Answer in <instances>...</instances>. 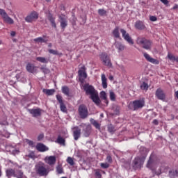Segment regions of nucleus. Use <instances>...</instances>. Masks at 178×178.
<instances>
[{"mask_svg":"<svg viewBox=\"0 0 178 178\" xmlns=\"http://www.w3.org/2000/svg\"><path fill=\"white\" fill-rule=\"evenodd\" d=\"M98 13L100 15V16H105V15H106V10L104 9H99Z\"/></svg>","mask_w":178,"mask_h":178,"instance_id":"obj_45","label":"nucleus"},{"mask_svg":"<svg viewBox=\"0 0 178 178\" xmlns=\"http://www.w3.org/2000/svg\"><path fill=\"white\" fill-rule=\"evenodd\" d=\"M56 170H57V172H58L59 175L63 173V169L62 167H60V166H58V167L56 168Z\"/></svg>","mask_w":178,"mask_h":178,"instance_id":"obj_50","label":"nucleus"},{"mask_svg":"<svg viewBox=\"0 0 178 178\" xmlns=\"http://www.w3.org/2000/svg\"><path fill=\"white\" fill-rule=\"evenodd\" d=\"M114 46L118 51H124V45L120 42H115Z\"/></svg>","mask_w":178,"mask_h":178,"instance_id":"obj_24","label":"nucleus"},{"mask_svg":"<svg viewBox=\"0 0 178 178\" xmlns=\"http://www.w3.org/2000/svg\"><path fill=\"white\" fill-rule=\"evenodd\" d=\"M29 113L33 116V118H37L38 116H41V109L40 108H35V109H29Z\"/></svg>","mask_w":178,"mask_h":178,"instance_id":"obj_16","label":"nucleus"},{"mask_svg":"<svg viewBox=\"0 0 178 178\" xmlns=\"http://www.w3.org/2000/svg\"><path fill=\"white\" fill-rule=\"evenodd\" d=\"M100 165L103 169H108L109 168V165L107 163H102Z\"/></svg>","mask_w":178,"mask_h":178,"instance_id":"obj_49","label":"nucleus"},{"mask_svg":"<svg viewBox=\"0 0 178 178\" xmlns=\"http://www.w3.org/2000/svg\"><path fill=\"white\" fill-rule=\"evenodd\" d=\"M153 123H154V124H158V120H154L153 121Z\"/></svg>","mask_w":178,"mask_h":178,"instance_id":"obj_57","label":"nucleus"},{"mask_svg":"<svg viewBox=\"0 0 178 178\" xmlns=\"http://www.w3.org/2000/svg\"><path fill=\"white\" fill-rule=\"evenodd\" d=\"M95 176L96 178L102 177V175H101V170H95Z\"/></svg>","mask_w":178,"mask_h":178,"instance_id":"obj_41","label":"nucleus"},{"mask_svg":"<svg viewBox=\"0 0 178 178\" xmlns=\"http://www.w3.org/2000/svg\"><path fill=\"white\" fill-rule=\"evenodd\" d=\"M45 163L49 166H54L56 163V157L55 156H47L44 159Z\"/></svg>","mask_w":178,"mask_h":178,"instance_id":"obj_11","label":"nucleus"},{"mask_svg":"<svg viewBox=\"0 0 178 178\" xmlns=\"http://www.w3.org/2000/svg\"><path fill=\"white\" fill-rule=\"evenodd\" d=\"M49 53L51 54L52 55H59V52H58V51L56 50H54V49H49Z\"/></svg>","mask_w":178,"mask_h":178,"instance_id":"obj_46","label":"nucleus"},{"mask_svg":"<svg viewBox=\"0 0 178 178\" xmlns=\"http://www.w3.org/2000/svg\"><path fill=\"white\" fill-rule=\"evenodd\" d=\"M106 159L107 162H112V157L111 156H108Z\"/></svg>","mask_w":178,"mask_h":178,"instance_id":"obj_54","label":"nucleus"},{"mask_svg":"<svg viewBox=\"0 0 178 178\" xmlns=\"http://www.w3.org/2000/svg\"><path fill=\"white\" fill-rule=\"evenodd\" d=\"M143 56L147 60V62H150V63H153V65H159V60L151 57L149 54L144 53Z\"/></svg>","mask_w":178,"mask_h":178,"instance_id":"obj_12","label":"nucleus"},{"mask_svg":"<svg viewBox=\"0 0 178 178\" xmlns=\"http://www.w3.org/2000/svg\"><path fill=\"white\" fill-rule=\"evenodd\" d=\"M46 2H51V0H45Z\"/></svg>","mask_w":178,"mask_h":178,"instance_id":"obj_62","label":"nucleus"},{"mask_svg":"<svg viewBox=\"0 0 178 178\" xmlns=\"http://www.w3.org/2000/svg\"><path fill=\"white\" fill-rule=\"evenodd\" d=\"M149 20H150L151 22H156L157 18H156V17H155V16H150V17H149Z\"/></svg>","mask_w":178,"mask_h":178,"instance_id":"obj_52","label":"nucleus"},{"mask_svg":"<svg viewBox=\"0 0 178 178\" xmlns=\"http://www.w3.org/2000/svg\"><path fill=\"white\" fill-rule=\"evenodd\" d=\"M62 92L69 97V88L67 86H63Z\"/></svg>","mask_w":178,"mask_h":178,"instance_id":"obj_36","label":"nucleus"},{"mask_svg":"<svg viewBox=\"0 0 178 178\" xmlns=\"http://www.w3.org/2000/svg\"><path fill=\"white\" fill-rule=\"evenodd\" d=\"M100 98L101 99H104V101H106V104H108V95H106V92L105 91H102L100 92Z\"/></svg>","mask_w":178,"mask_h":178,"instance_id":"obj_30","label":"nucleus"},{"mask_svg":"<svg viewBox=\"0 0 178 178\" xmlns=\"http://www.w3.org/2000/svg\"><path fill=\"white\" fill-rule=\"evenodd\" d=\"M101 116H104V114H101Z\"/></svg>","mask_w":178,"mask_h":178,"instance_id":"obj_64","label":"nucleus"},{"mask_svg":"<svg viewBox=\"0 0 178 178\" xmlns=\"http://www.w3.org/2000/svg\"><path fill=\"white\" fill-rule=\"evenodd\" d=\"M3 22H4V23H7V24H13L15 23L13 19L10 18L8 14L3 18Z\"/></svg>","mask_w":178,"mask_h":178,"instance_id":"obj_21","label":"nucleus"},{"mask_svg":"<svg viewBox=\"0 0 178 178\" xmlns=\"http://www.w3.org/2000/svg\"><path fill=\"white\" fill-rule=\"evenodd\" d=\"M60 109L61 112H64V113L67 112V108H66V106L65 105L64 103L60 104Z\"/></svg>","mask_w":178,"mask_h":178,"instance_id":"obj_39","label":"nucleus"},{"mask_svg":"<svg viewBox=\"0 0 178 178\" xmlns=\"http://www.w3.org/2000/svg\"><path fill=\"white\" fill-rule=\"evenodd\" d=\"M14 177L27 178L26 176H24V175L23 174V172H22V170L15 171V174L14 175Z\"/></svg>","mask_w":178,"mask_h":178,"instance_id":"obj_29","label":"nucleus"},{"mask_svg":"<svg viewBox=\"0 0 178 178\" xmlns=\"http://www.w3.org/2000/svg\"><path fill=\"white\" fill-rule=\"evenodd\" d=\"M120 33L122 35V38H124V40L127 41L129 45H134V41L131 38V36H130V35L126 31V30L122 29H120Z\"/></svg>","mask_w":178,"mask_h":178,"instance_id":"obj_5","label":"nucleus"},{"mask_svg":"<svg viewBox=\"0 0 178 178\" xmlns=\"http://www.w3.org/2000/svg\"><path fill=\"white\" fill-rule=\"evenodd\" d=\"M136 43L138 45H142L143 48H144V49H151V41L144 38H138L136 40Z\"/></svg>","mask_w":178,"mask_h":178,"instance_id":"obj_3","label":"nucleus"},{"mask_svg":"<svg viewBox=\"0 0 178 178\" xmlns=\"http://www.w3.org/2000/svg\"><path fill=\"white\" fill-rule=\"evenodd\" d=\"M8 13H6V11H5V10L0 8V16L1 17L2 19L6 17Z\"/></svg>","mask_w":178,"mask_h":178,"instance_id":"obj_42","label":"nucleus"},{"mask_svg":"<svg viewBox=\"0 0 178 178\" xmlns=\"http://www.w3.org/2000/svg\"><path fill=\"white\" fill-rule=\"evenodd\" d=\"M36 44H43L48 42V38L44 35L43 37L36 38L33 40Z\"/></svg>","mask_w":178,"mask_h":178,"instance_id":"obj_17","label":"nucleus"},{"mask_svg":"<svg viewBox=\"0 0 178 178\" xmlns=\"http://www.w3.org/2000/svg\"><path fill=\"white\" fill-rule=\"evenodd\" d=\"M140 88H141V90H145V91H147V90H148V84L146 83L145 82H143L140 85Z\"/></svg>","mask_w":178,"mask_h":178,"instance_id":"obj_44","label":"nucleus"},{"mask_svg":"<svg viewBox=\"0 0 178 178\" xmlns=\"http://www.w3.org/2000/svg\"><path fill=\"white\" fill-rule=\"evenodd\" d=\"M44 138V134H40L38 136V141H41L42 140H43Z\"/></svg>","mask_w":178,"mask_h":178,"instance_id":"obj_51","label":"nucleus"},{"mask_svg":"<svg viewBox=\"0 0 178 178\" xmlns=\"http://www.w3.org/2000/svg\"><path fill=\"white\" fill-rule=\"evenodd\" d=\"M83 87L87 95H90V98L95 104V105L97 106H101V99H99V96H98V92L95 90L94 87L89 84H86Z\"/></svg>","mask_w":178,"mask_h":178,"instance_id":"obj_1","label":"nucleus"},{"mask_svg":"<svg viewBox=\"0 0 178 178\" xmlns=\"http://www.w3.org/2000/svg\"><path fill=\"white\" fill-rule=\"evenodd\" d=\"M156 96L159 99H165V93H163V91L161 89H157L156 91Z\"/></svg>","mask_w":178,"mask_h":178,"instance_id":"obj_19","label":"nucleus"},{"mask_svg":"<svg viewBox=\"0 0 178 178\" xmlns=\"http://www.w3.org/2000/svg\"><path fill=\"white\" fill-rule=\"evenodd\" d=\"M78 74L79 76V81L83 83L86 79H87V73L86 72V66L82 65L81 69L78 71Z\"/></svg>","mask_w":178,"mask_h":178,"instance_id":"obj_10","label":"nucleus"},{"mask_svg":"<svg viewBox=\"0 0 178 178\" xmlns=\"http://www.w3.org/2000/svg\"><path fill=\"white\" fill-rule=\"evenodd\" d=\"M1 176H2V170H1V168L0 167V177H1Z\"/></svg>","mask_w":178,"mask_h":178,"instance_id":"obj_60","label":"nucleus"},{"mask_svg":"<svg viewBox=\"0 0 178 178\" xmlns=\"http://www.w3.org/2000/svg\"><path fill=\"white\" fill-rule=\"evenodd\" d=\"M67 162L71 166H73L74 165V161L73 160V158L72 157H68L67 159Z\"/></svg>","mask_w":178,"mask_h":178,"instance_id":"obj_43","label":"nucleus"},{"mask_svg":"<svg viewBox=\"0 0 178 178\" xmlns=\"http://www.w3.org/2000/svg\"><path fill=\"white\" fill-rule=\"evenodd\" d=\"M10 35H11V37H15V35H16V32H15V31H11L10 32Z\"/></svg>","mask_w":178,"mask_h":178,"instance_id":"obj_56","label":"nucleus"},{"mask_svg":"<svg viewBox=\"0 0 178 178\" xmlns=\"http://www.w3.org/2000/svg\"><path fill=\"white\" fill-rule=\"evenodd\" d=\"M161 2H162V3H163L164 5H168V3H169V1L168 0H160Z\"/></svg>","mask_w":178,"mask_h":178,"instance_id":"obj_53","label":"nucleus"},{"mask_svg":"<svg viewBox=\"0 0 178 178\" xmlns=\"http://www.w3.org/2000/svg\"><path fill=\"white\" fill-rule=\"evenodd\" d=\"M90 123H92V124H93V126H95V127L96 129H101V125H99V124L98 123V122H97L95 120L91 118L90 119Z\"/></svg>","mask_w":178,"mask_h":178,"instance_id":"obj_32","label":"nucleus"},{"mask_svg":"<svg viewBox=\"0 0 178 178\" xmlns=\"http://www.w3.org/2000/svg\"><path fill=\"white\" fill-rule=\"evenodd\" d=\"M109 80H113V76H109Z\"/></svg>","mask_w":178,"mask_h":178,"instance_id":"obj_61","label":"nucleus"},{"mask_svg":"<svg viewBox=\"0 0 178 178\" xmlns=\"http://www.w3.org/2000/svg\"><path fill=\"white\" fill-rule=\"evenodd\" d=\"M154 166H155V163H154V160H152V159H151L150 157L147 162V168L152 170V168H154Z\"/></svg>","mask_w":178,"mask_h":178,"instance_id":"obj_31","label":"nucleus"},{"mask_svg":"<svg viewBox=\"0 0 178 178\" xmlns=\"http://www.w3.org/2000/svg\"><path fill=\"white\" fill-rule=\"evenodd\" d=\"M36 60L40 62V63H48V62H49V58L45 57H37Z\"/></svg>","mask_w":178,"mask_h":178,"instance_id":"obj_27","label":"nucleus"},{"mask_svg":"<svg viewBox=\"0 0 178 178\" xmlns=\"http://www.w3.org/2000/svg\"><path fill=\"white\" fill-rule=\"evenodd\" d=\"M37 19H38V13L33 11L26 17L25 20L27 23H32V22H35Z\"/></svg>","mask_w":178,"mask_h":178,"instance_id":"obj_9","label":"nucleus"},{"mask_svg":"<svg viewBox=\"0 0 178 178\" xmlns=\"http://www.w3.org/2000/svg\"><path fill=\"white\" fill-rule=\"evenodd\" d=\"M56 142L58 144H60V145H65V139L61 136H58Z\"/></svg>","mask_w":178,"mask_h":178,"instance_id":"obj_38","label":"nucleus"},{"mask_svg":"<svg viewBox=\"0 0 178 178\" xmlns=\"http://www.w3.org/2000/svg\"><path fill=\"white\" fill-rule=\"evenodd\" d=\"M57 101H58L59 104H63V100L62 99V96L60 95H56Z\"/></svg>","mask_w":178,"mask_h":178,"instance_id":"obj_48","label":"nucleus"},{"mask_svg":"<svg viewBox=\"0 0 178 178\" xmlns=\"http://www.w3.org/2000/svg\"><path fill=\"white\" fill-rule=\"evenodd\" d=\"M101 60L103 62L105 66L108 67H112V63L111 62V58L106 53L100 54Z\"/></svg>","mask_w":178,"mask_h":178,"instance_id":"obj_7","label":"nucleus"},{"mask_svg":"<svg viewBox=\"0 0 178 178\" xmlns=\"http://www.w3.org/2000/svg\"><path fill=\"white\" fill-rule=\"evenodd\" d=\"M79 113L81 119H86L88 116V109L87 106L83 104H81L78 109Z\"/></svg>","mask_w":178,"mask_h":178,"instance_id":"obj_6","label":"nucleus"},{"mask_svg":"<svg viewBox=\"0 0 178 178\" xmlns=\"http://www.w3.org/2000/svg\"><path fill=\"white\" fill-rule=\"evenodd\" d=\"M2 44V40H0V45H1Z\"/></svg>","mask_w":178,"mask_h":178,"instance_id":"obj_63","label":"nucleus"},{"mask_svg":"<svg viewBox=\"0 0 178 178\" xmlns=\"http://www.w3.org/2000/svg\"><path fill=\"white\" fill-rule=\"evenodd\" d=\"M25 142L26 143V144H29L30 145V147H34V142H33V140L26 139Z\"/></svg>","mask_w":178,"mask_h":178,"instance_id":"obj_47","label":"nucleus"},{"mask_svg":"<svg viewBox=\"0 0 178 178\" xmlns=\"http://www.w3.org/2000/svg\"><path fill=\"white\" fill-rule=\"evenodd\" d=\"M113 35L115 38H120V33H119V27L116 26L113 30Z\"/></svg>","mask_w":178,"mask_h":178,"instance_id":"obj_26","label":"nucleus"},{"mask_svg":"<svg viewBox=\"0 0 178 178\" xmlns=\"http://www.w3.org/2000/svg\"><path fill=\"white\" fill-rule=\"evenodd\" d=\"M135 27L138 30H144V29H145V25H144V22L141 21H137L135 24Z\"/></svg>","mask_w":178,"mask_h":178,"instance_id":"obj_22","label":"nucleus"},{"mask_svg":"<svg viewBox=\"0 0 178 178\" xmlns=\"http://www.w3.org/2000/svg\"><path fill=\"white\" fill-rule=\"evenodd\" d=\"M108 131H109V133H115V131H116V129H115V127H113V125L110 124L108 127Z\"/></svg>","mask_w":178,"mask_h":178,"instance_id":"obj_40","label":"nucleus"},{"mask_svg":"<svg viewBox=\"0 0 178 178\" xmlns=\"http://www.w3.org/2000/svg\"><path fill=\"white\" fill-rule=\"evenodd\" d=\"M35 170L40 176H47L49 171L45 168L44 163L40 162L35 165Z\"/></svg>","mask_w":178,"mask_h":178,"instance_id":"obj_2","label":"nucleus"},{"mask_svg":"<svg viewBox=\"0 0 178 178\" xmlns=\"http://www.w3.org/2000/svg\"><path fill=\"white\" fill-rule=\"evenodd\" d=\"M42 91L46 95H54L55 94L54 89H43Z\"/></svg>","mask_w":178,"mask_h":178,"instance_id":"obj_28","label":"nucleus"},{"mask_svg":"<svg viewBox=\"0 0 178 178\" xmlns=\"http://www.w3.org/2000/svg\"><path fill=\"white\" fill-rule=\"evenodd\" d=\"M168 59H170V60H172V62H177L178 57H176L172 54H168Z\"/></svg>","mask_w":178,"mask_h":178,"instance_id":"obj_35","label":"nucleus"},{"mask_svg":"<svg viewBox=\"0 0 178 178\" xmlns=\"http://www.w3.org/2000/svg\"><path fill=\"white\" fill-rule=\"evenodd\" d=\"M73 136L75 140H79L80 138V136H81V129L78 127H75L73 129Z\"/></svg>","mask_w":178,"mask_h":178,"instance_id":"obj_14","label":"nucleus"},{"mask_svg":"<svg viewBox=\"0 0 178 178\" xmlns=\"http://www.w3.org/2000/svg\"><path fill=\"white\" fill-rule=\"evenodd\" d=\"M172 9H178V5H175L173 8H172Z\"/></svg>","mask_w":178,"mask_h":178,"instance_id":"obj_58","label":"nucleus"},{"mask_svg":"<svg viewBox=\"0 0 178 178\" xmlns=\"http://www.w3.org/2000/svg\"><path fill=\"white\" fill-rule=\"evenodd\" d=\"M59 19L61 29H66L67 26V17L62 15L59 16Z\"/></svg>","mask_w":178,"mask_h":178,"instance_id":"obj_13","label":"nucleus"},{"mask_svg":"<svg viewBox=\"0 0 178 178\" xmlns=\"http://www.w3.org/2000/svg\"><path fill=\"white\" fill-rule=\"evenodd\" d=\"M178 172L177 170H172L171 171H169V176L171 178H175L177 177Z\"/></svg>","mask_w":178,"mask_h":178,"instance_id":"obj_34","label":"nucleus"},{"mask_svg":"<svg viewBox=\"0 0 178 178\" xmlns=\"http://www.w3.org/2000/svg\"><path fill=\"white\" fill-rule=\"evenodd\" d=\"M48 47L49 48H52V43H49Z\"/></svg>","mask_w":178,"mask_h":178,"instance_id":"obj_59","label":"nucleus"},{"mask_svg":"<svg viewBox=\"0 0 178 178\" xmlns=\"http://www.w3.org/2000/svg\"><path fill=\"white\" fill-rule=\"evenodd\" d=\"M101 79H102V86L103 88H108V83L106 82L107 79H106V76H105V74H102Z\"/></svg>","mask_w":178,"mask_h":178,"instance_id":"obj_20","label":"nucleus"},{"mask_svg":"<svg viewBox=\"0 0 178 178\" xmlns=\"http://www.w3.org/2000/svg\"><path fill=\"white\" fill-rule=\"evenodd\" d=\"M111 101H116V95L112 90L109 91Z\"/></svg>","mask_w":178,"mask_h":178,"instance_id":"obj_37","label":"nucleus"},{"mask_svg":"<svg viewBox=\"0 0 178 178\" xmlns=\"http://www.w3.org/2000/svg\"><path fill=\"white\" fill-rule=\"evenodd\" d=\"M6 176L8 177H15L16 171L12 168H8L6 170Z\"/></svg>","mask_w":178,"mask_h":178,"instance_id":"obj_23","label":"nucleus"},{"mask_svg":"<svg viewBox=\"0 0 178 178\" xmlns=\"http://www.w3.org/2000/svg\"><path fill=\"white\" fill-rule=\"evenodd\" d=\"M26 69L29 73H37V67H35L33 64L28 63Z\"/></svg>","mask_w":178,"mask_h":178,"instance_id":"obj_15","label":"nucleus"},{"mask_svg":"<svg viewBox=\"0 0 178 178\" xmlns=\"http://www.w3.org/2000/svg\"><path fill=\"white\" fill-rule=\"evenodd\" d=\"M146 155L143 156L142 157H136L134 161V168L136 169H141L143 165H144V161H145Z\"/></svg>","mask_w":178,"mask_h":178,"instance_id":"obj_4","label":"nucleus"},{"mask_svg":"<svg viewBox=\"0 0 178 178\" xmlns=\"http://www.w3.org/2000/svg\"><path fill=\"white\" fill-rule=\"evenodd\" d=\"M90 130H91V125H88L86 129H84L83 136L85 137H88L90 136Z\"/></svg>","mask_w":178,"mask_h":178,"instance_id":"obj_33","label":"nucleus"},{"mask_svg":"<svg viewBox=\"0 0 178 178\" xmlns=\"http://www.w3.org/2000/svg\"><path fill=\"white\" fill-rule=\"evenodd\" d=\"M132 105L134 106V111H137L138 109H141L145 105V101L144 99L135 100L133 102Z\"/></svg>","mask_w":178,"mask_h":178,"instance_id":"obj_8","label":"nucleus"},{"mask_svg":"<svg viewBox=\"0 0 178 178\" xmlns=\"http://www.w3.org/2000/svg\"><path fill=\"white\" fill-rule=\"evenodd\" d=\"M43 72H44V73L47 74L48 73H49V70L44 68V69H43Z\"/></svg>","mask_w":178,"mask_h":178,"instance_id":"obj_55","label":"nucleus"},{"mask_svg":"<svg viewBox=\"0 0 178 178\" xmlns=\"http://www.w3.org/2000/svg\"><path fill=\"white\" fill-rule=\"evenodd\" d=\"M36 149L40 152H45V151H48L49 149L48 147L45 146V145L42 143H38L36 145Z\"/></svg>","mask_w":178,"mask_h":178,"instance_id":"obj_18","label":"nucleus"},{"mask_svg":"<svg viewBox=\"0 0 178 178\" xmlns=\"http://www.w3.org/2000/svg\"><path fill=\"white\" fill-rule=\"evenodd\" d=\"M48 20H49L50 23H51L52 27L56 29V24L55 23V17H52V14H49L47 17Z\"/></svg>","mask_w":178,"mask_h":178,"instance_id":"obj_25","label":"nucleus"}]
</instances>
